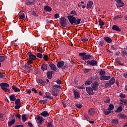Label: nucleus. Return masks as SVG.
Instances as JSON below:
<instances>
[{"mask_svg": "<svg viewBox=\"0 0 127 127\" xmlns=\"http://www.w3.org/2000/svg\"><path fill=\"white\" fill-rule=\"evenodd\" d=\"M67 18L70 23V24H80L81 23V19L76 18L74 16L68 15Z\"/></svg>", "mask_w": 127, "mask_h": 127, "instance_id": "nucleus-1", "label": "nucleus"}, {"mask_svg": "<svg viewBox=\"0 0 127 127\" xmlns=\"http://www.w3.org/2000/svg\"><path fill=\"white\" fill-rule=\"evenodd\" d=\"M27 55L29 56V59L27 61L28 64H33V62L36 59V56L32 54V52H29Z\"/></svg>", "mask_w": 127, "mask_h": 127, "instance_id": "nucleus-2", "label": "nucleus"}, {"mask_svg": "<svg viewBox=\"0 0 127 127\" xmlns=\"http://www.w3.org/2000/svg\"><path fill=\"white\" fill-rule=\"evenodd\" d=\"M0 87H1V89L3 90L4 92H10V90L7 88L9 87V84H8L7 83L2 82L0 83Z\"/></svg>", "mask_w": 127, "mask_h": 127, "instance_id": "nucleus-3", "label": "nucleus"}, {"mask_svg": "<svg viewBox=\"0 0 127 127\" xmlns=\"http://www.w3.org/2000/svg\"><path fill=\"white\" fill-rule=\"evenodd\" d=\"M87 54L86 53H81L79 54V56H80L82 60H88L89 59H93L92 56L90 55H86Z\"/></svg>", "mask_w": 127, "mask_h": 127, "instance_id": "nucleus-4", "label": "nucleus"}, {"mask_svg": "<svg viewBox=\"0 0 127 127\" xmlns=\"http://www.w3.org/2000/svg\"><path fill=\"white\" fill-rule=\"evenodd\" d=\"M116 82V78L115 77H112L109 81H108L107 83L105 84V88H110L112 85L115 84Z\"/></svg>", "mask_w": 127, "mask_h": 127, "instance_id": "nucleus-5", "label": "nucleus"}, {"mask_svg": "<svg viewBox=\"0 0 127 127\" xmlns=\"http://www.w3.org/2000/svg\"><path fill=\"white\" fill-rule=\"evenodd\" d=\"M65 63H64V62L63 61H59L57 63V67L58 68H62V70H65V69H66V68H67L68 65L65 64Z\"/></svg>", "mask_w": 127, "mask_h": 127, "instance_id": "nucleus-6", "label": "nucleus"}, {"mask_svg": "<svg viewBox=\"0 0 127 127\" xmlns=\"http://www.w3.org/2000/svg\"><path fill=\"white\" fill-rule=\"evenodd\" d=\"M60 23L61 26L65 27L67 25V20L65 17H63L60 19Z\"/></svg>", "mask_w": 127, "mask_h": 127, "instance_id": "nucleus-7", "label": "nucleus"}, {"mask_svg": "<svg viewBox=\"0 0 127 127\" xmlns=\"http://www.w3.org/2000/svg\"><path fill=\"white\" fill-rule=\"evenodd\" d=\"M35 120H36L37 123L38 125H41L42 124V122L44 121V119H43V117H40V116H36L35 117Z\"/></svg>", "mask_w": 127, "mask_h": 127, "instance_id": "nucleus-8", "label": "nucleus"}, {"mask_svg": "<svg viewBox=\"0 0 127 127\" xmlns=\"http://www.w3.org/2000/svg\"><path fill=\"white\" fill-rule=\"evenodd\" d=\"M51 91H58V89H61L62 88V86L58 85L56 84H52L51 85Z\"/></svg>", "mask_w": 127, "mask_h": 127, "instance_id": "nucleus-9", "label": "nucleus"}, {"mask_svg": "<svg viewBox=\"0 0 127 127\" xmlns=\"http://www.w3.org/2000/svg\"><path fill=\"white\" fill-rule=\"evenodd\" d=\"M97 63L98 62L94 60H92L91 61L88 60L87 61V65H91V66H95V65L97 66Z\"/></svg>", "mask_w": 127, "mask_h": 127, "instance_id": "nucleus-10", "label": "nucleus"}, {"mask_svg": "<svg viewBox=\"0 0 127 127\" xmlns=\"http://www.w3.org/2000/svg\"><path fill=\"white\" fill-rule=\"evenodd\" d=\"M86 92L89 94V95H94V91H93V88L91 87H88L86 88Z\"/></svg>", "mask_w": 127, "mask_h": 127, "instance_id": "nucleus-11", "label": "nucleus"}, {"mask_svg": "<svg viewBox=\"0 0 127 127\" xmlns=\"http://www.w3.org/2000/svg\"><path fill=\"white\" fill-rule=\"evenodd\" d=\"M118 118L122 119V120H127V116L126 114L120 113L118 115Z\"/></svg>", "mask_w": 127, "mask_h": 127, "instance_id": "nucleus-12", "label": "nucleus"}, {"mask_svg": "<svg viewBox=\"0 0 127 127\" xmlns=\"http://www.w3.org/2000/svg\"><path fill=\"white\" fill-rule=\"evenodd\" d=\"M98 86H99V83H93L92 85V89L94 90V91H97L98 90Z\"/></svg>", "mask_w": 127, "mask_h": 127, "instance_id": "nucleus-13", "label": "nucleus"}, {"mask_svg": "<svg viewBox=\"0 0 127 127\" xmlns=\"http://www.w3.org/2000/svg\"><path fill=\"white\" fill-rule=\"evenodd\" d=\"M88 114L90 116H94L96 114V110L94 108H90L88 110Z\"/></svg>", "mask_w": 127, "mask_h": 127, "instance_id": "nucleus-14", "label": "nucleus"}, {"mask_svg": "<svg viewBox=\"0 0 127 127\" xmlns=\"http://www.w3.org/2000/svg\"><path fill=\"white\" fill-rule=\"evenodd\" d=\"M111 79V76L109 75L108 76L105 75H101L100 80H103V81H106L107 80H110Z\"/></svg>", "mask_w": 127, "mask_h": 127, "instance_id": "nucleus-15", "label": "nucleus"}, {"mask_svg": "<svg viewBox=\"0 0 127 127\" xmlns=\"http://www.w3.org/2000/svg\"><path fill=\"white\" fill-rule=\"evenodd\" d=\"M116 1L119 3L117 5V7H123L124 5V3L122 1V0H116Z\"/></svg>", "mask_w": 127, "mask_h": 127, "instance_id": "nucleus-16", "label": "nucleus"}, {"mask_svg": "<svg viewBox=\"0 0 127 127\" xmlns=\"http://www.w3.org/2000/svg\"><path fill=\"white\" fill-rule=\"evenodd\" d=\"M49 66L50 67L51 69L53 70V71H55V72L57 71V67H56V65L54 64H50Z\"/></svg>", "mask_w": 127, "mask_h": 127, "instance_id": "nucleus-17", "label": "nucleus"}, {"mask_svg": "<svg viewBox=\"0 0 127 127\" xmlns=\"http://www.w3.org/2000/svg\"><path fill=\"white\" fill-rule=\"evenodd\" d=\"M41 116H42V117H44V118H46V117H48L49 116V113H48V112L47 111H44L42 112L41 114H40Z\"/></svg>", "mask_w": 127, "mask_h": 127, "instance_id": "nucleus-18", "label": "nucleus"}, {"mask_svg": "<svg viewBox=\"0 0 127 127\" xmlns=\"http://www.w3.org/2000/svg\"><path fill=\"white\" fill-rule=\"evenodd\" d=\"M112 29L113 30H115L116 31H118L119 32L121 31V28H120V27H119V26H118L116 25H113V26L112 27Z\"/></svg>", "mask_w": 127, "mask_h": 127, "instance_id": "nucleus-19", "label": "nucleus"}, {"mask_svg": "<svg viewBox=\"0 0 127 127\" xmlns=\"http://www.w3.org/2000/svg\"><path fill=\"white\" fill-rule=\"evenodd\" d=\"M44 9L46 10V11H48V12H50V11H52V8L48 5H45L44 7Z\"/></svg>", "mask_w": 127, "mask_h": 127, "instance_id": "nucleus-20", "label": "nucleus"}, {"mask_svg": "<svg viewBox=\"0 0 127 127\" xmlns=\"http://www.w3.org/2000/svg\"><path fill=\"white\" fill-rule=\"evenodd\" d=\"M73 95L75 99H79L80 98V94H79V92L76 91V90L73 91Z\"/></svg>", "mask_w": 127, "mask_h": 127, "instance_id": "nucleus-21", "label": "nucleus"}, {"mask_svg": "<svg viewBox=\"0 0 127 127\" xmlns=\"http://www.w3.org/2000/svg\"><path fill=\"white\" fill-rule=\"evenodd\" d=\"M30 64H28L27 63V64L24 65L25 69L26 70H27L28 69H32L33 66L32 65H31Z\"/></svg>", "mask_w": 127, "mask_h": 127, "instance_id": "nucleus-22", "label": "nucleus"}, {"mask_svg": "<svg viewBox=\"0 0 127 127\" xmlns=\"http://www.w3.org/2000/svg\"><path fill=\"white\" fill-rule=\"evenodd\" d=\"M93 4H94V2H93V1L90 0L88 2V3H87V5H86V8L89 9V8H91V7H92V6L93 5Z\"/></svg>", "mask_w": 127, "mask_h": 127, "instance_id": "nucleus-23", "label": "nucleus"}, {"mask_svg": "<svg viewBox=\"0 0 127 127\" xmlns=\"http://www.w3.org/2000/svg\"><path fill=\"white\" fill-rule=\"evenodd\" d=\"M41 69L42 70V71H46V70H47V64H45V63H43L41 66Z\"/></svg>", "mask_w": 127, "mask_h": 127, "instance_id": "nucleus-24", "label": "nucleus"}, {"mask_svg": "<svg viewBox=\"0 0 127 127\" xmlns=\"http://www.w3.org/2000/svg\"><path fill=\"white\" fill-rule=\"evenodd\" d=\"M104 39L105 41H106L108 43H111V42L112 41V39H111V38L110 37H105L104 38Z\"/></svg>", "mask_w": 127, "mask_h": 127, "instance_id": "nucleus-25", "label": "nucleus"}, {"mask_svg": "<svg viewBox=\"0 0 127 127\" xmlns=\"http://www.w3.org/2000/svg\"><path fill=\"white\" fill-rule=\"evenodd\" d=\"M12 89L15 93L17 92H20V89L16 87V86L14 85L12 86Z\"/></svg>", "mask_w": 127, "mask_h": 127, "instance_id": "nucleus-26", "label": "nucleus"}, {"mask_svg": "<svg viewBox=\"0 0 127 127\" xmlns=\"http://www.w3.org/2000/svg\"><path fill=\"white\" fill-rule=\"evenodd\" d=\"M46 98L50 100H53V97H51V94L49 92H46Z\"/></svg>", "mask_w": 127, "mask_h": 127, "instance_id": "nucleus-27", "label": "nucleus"}, {"mask_svg": "<svg viewBox=\"0 0 127 127\" xmlns=\"http://www.w3.org/2000/svg\"><path fill=\"white\" fill-rule=\"evenodd\" d=\"M37 83H38L39 85H40V84L41 85H45V84H46V81H44L42 79H40L37 80Z\"/></svg>", "mask_w": 127, "mask_h": 127, "instance_id": "nucleus-28", "label": "nucleus"}, {"mask_svg": "<svg viewBox=\"0 0 127 127\" xmlns=\"http://www.w3.org/2000/svg\"><path fill=\"white\" fill-rule=\"evenodd\" d=\"M92 78H89L88 79V80L85 82V84L86 85V86H88V85H90V84H92Z\"/></svg>", "mask_w": 127, "mask_h": 127, "instance_id": "nucleus-29", "label": "nucleus"}, {"mask_svg": "<svg viewBox=\"0 0 127 127\" xmlns=\"http://www.w3.org/2000/svg\"><path fill=\"white\" fill-rule=\"evenodd\" d=\"M9 99L10 101H12V102H14L15 100H16V98H15V95L14 94L10 96Z\"/></svg>", "mask_w": 127, "mask_h": 127, "instance_id": "nucleus-30", "label": "nucleus"}, {"mask_svg": "<svg viewBox=\"0 0 127 127\" xmlns=\"http://www.w3.org/2000/svg\"><path fill=\"white\" fill-rule=\"evenodd\" d=\"M121 112H123V107L120 106L115 111V113H121Z\"/></svg>", "mask_w": 127, "mask_h": 127, "instance_id": "nucleus-31", "label": "nucleus"}, {"mask_svg": "<svg viewBox=\"0 0 127 127\" xmlns=\"http://www.w3.org/2000/svg\"><path fill=\"white\" fill-rule=\"evenodd\" d=\"M15 123V120L13 119L8 123V125L9 126V127H11V126H12V125H13Z\"/></svg>", "mask_w": 127, "mask_h": 127, "instance_id": "nucleus-32", "label": "nucleus"}, {"mask_svg": "<svg viewBox=\"0 0 127 127\" xmlns=\"http://www.w3.org/2000/svg\"><path fill=\"white\" fill-rule=\"evenodd\" d=\"M26 4H27V5H30L34 4V2L32 1V0H27L25 2Z\"/></svg>", "mask_w": 127, "mask_h": 127, "instance_id": "nucleus-33", "label": "nucleus"}, {"mask_svg": "<svg viewBox=\"0 0 127 127\" xmlns=\"http://www.w3.org/2000/svg\"><path fill=\"white\" fill-rule=\"evenodd\" d=\"M22 120L23 123H25L27 121V118H26V116L25 114H23L22 115Z\"/></svg>", "mask_w": 127, "mask_h": 127, "instance_id": "nucleus-34", "label": "nucleus"}, {"mask_svg": "<svg viewBox=\"0 0 127 127\" xmlns=\"http://www.w3.org/2000/svg\"><path fill=\"white\" fill-rule=\"evenodd\" d=\"M112 123L113 124H114V125H116V126L119 125V120L116 119L112 120Z\"/></svg>", "mask_w": 127, "mask_h": 127, "instance_id": "nucleus-35", "label": "nucleus"}, {"mask_svg": "<svg viewBox=\"0 0 127 127\" xmlns=\"http://www.w3.org/2000/svg\"><path fill=\"white\" fill-rule=\"evenodd\" d=\"M115 108V106H114V105L113 104H110L109 105V108H108V111H110L111 112H112V110H114V109Z\"/></svg>", "mask_w": 127, "mask_h": 127, "instance_id": "nucleus-36", "label": "nucleus"}, {"mask_svg": "<svg viewBox=\"0 0 127 127\" xmlns=\"http://www.w3.org/2000/svg\"><path fill=\"white\" fill-rule=\"evenodd\" d=\"M98 22H99V25H100L101 26H103L105 25V23H104V22H103V21H102V19H101V18H100L99 19Z\"/></svg>", "mask_w": 127, "mask_h": 127, "instance_id": "nucleus-37", "label": "nucleus"}, {"mask_svg": "<svg viewBox=\"0 0 127 127\" xmlns=\"http://www.w3.org/2000/svg\"><path fill=\"white\" fill-rule=\"evenodd\" d=\"M52 94L53 96L57 97V96H58V91H52Z\"/></svg>", "mask_w": 127, "mask_h": 127, "instance_id": "nucleus-38", "label": "nucleus"}, {"mask_svg": "<svg viewBox=\"0 0 127 127\" xmlns=\"http://www.w3.org/2000/svg\"><path fill=\"white\" fill-rule=\"evenodd\" d=\"M120 102H122V103H121V105H126V104H127V99H121Z\"/></svg>", "mask_w": 127, "mask_h": 127, "instance_id": "nucleus-39", "label": "nucleus"}, {"mask_svg": "<svg viewBox=\"0 0 127 127\" xmlns=\"http://www.w3.org/2000/svg\"><path fill=\"white\" fill-rule=\"evenodd\" d=\"M47 77L48 79H51L52 78V74L50 71H48L47 73Z\"/></svg>", "mask_w": 127, "mask_h": 127, "instance_id": "nucleus-40", "label": "nucleus"}, {"mask_svg": "<svg viewBox=\"0 0 127 127\" xmlns=\"http://www.w3.org/2000/svg\"><path fill=\"white\" fill-rule=\"evenodd\" d=\"M39 103L41 104V105H44V104H47V100L45 99L44 100H40Z\"/></svg>", "mask_w": 127, "mask_h": 127, "instance_id": "nucleus-41", "label": "nucleus"}, {"mask_svg": "<svg viewBox=\"0 0 127 127\" xmlns=\"http://www.w3.org/2000/svg\"><path fill=\"white\" fill-rule=\"evenodd\" d=\"M98 46L99 47H103V46H104V41H100L98 43Z\"/></svg>", "mask_w": 127, "mask_h": 127, "instance_id": "nucleus-42", "label": "nucleus"}, {"mask_svg": "<svg viewBox=\"0 0 127 127\" xmlns=\"http://www.w3.org/2000/svg\"><path fill=\"white\" fill-rule=\"evenodd\" d=\"M47 127H53V124L52 122H47Z\"/></svg>", "mask_w": 127, "mask_h": 127, "instance_id": "nucleus-43", "label": "nucleus"}, {"mask_svg": "<svg viewBox=\"0 0 127 127\" xmlns=\"http://www.w3.org/2000/svg\"><path fill=\"white\" fill-rule=\"evenodd\" d=\"M5 60V57L0 56V62H3Z\"/></svg>", "mask_w": 127, "mask_h": 127, "instance_id": "nucleus-44", "label": "nucleus"}, {"mask_svg": "<svg viewBox=\"0 0 127 127\" xmlns=\"http://www.w3.org/2000/svg\"><path fill=\"white\" fill-rule=\"evenodd\" d=\"M15 105H20V99H17L15 100Z\"/></svg>", "mask_w": 127, "mask_h": 127, "instance_id": "nucleus-45", "label": "nucleus"}, {"mask_svg": "<svg viewBox=\"0 0 127 127\" xmlns=\"http://www.w3.org/2000/svg\"><path fill=\"white\" fill-rule=\"evenodd\" d=\"M106 74V71L105 70H100L99 71V74L101 75V76H104V75H105Z\"/></svg>", "mask_w": 127, "mask_h": 127, "instance_id": "nucleus-46", "label": "nucleus"}, {"mask_svg": "<svg viewBox=\"0 0 127 127\" xmlns=\"http://www.w3.org/2000/svg\"><path fill=\"white\" fill-rule=\"evenodd\" d=\"M111 111L110 110H104V114L107 115H110L111 114Z\"/></svg>", "mask_w": 127, "mask_h": 127, "instance_id": "nucleus-47", "label": "nucleus"}, {"mask_svg": "<svg viewBox=\"0 0 127 127\" xmlns=\"http://www.w3.org/2000/svg\"><path fill=\"white\" fill-rule=\"evenodd\" d=\"M119 96H120V98H121V99H125V98H126V95H125L123 93H120Z\"/></svg>", "mask_w": 127, "mask_h": 127, "instance_id": "nucleus-48", "label": "nucleus"}, {"mask_svg": "<svg viewBox=\"0 0 127 127\" xmlns=\"http://www.w3.org/2000/svg\"><path fill=\"white\" fill-rule=\"evenodd\" d=\"M37 57H38V58H42L43 56L41 54V53H39L37 54Z\"/></svg>", "mask_w": 127, "mask_h": 127, "instance_id": "nucleus-49", "label": "nucleus"}, {"mask_svg": "<svg viewBox=\"0 0 127 127\" xmlns=\"http://www.w3.org/2000/svg\"><path fill=\"white\" fill-rule=\"evenodd\" d=\"M19 17L21 19H23V18H25V15H24V13H23L19 15Z\"/></svg>", "mask_w": 127, "mask_h": 127, "instance_id": "nucleus-50", "label": "nucleus"}, {"mask_svg": "<svg viewBox=\"0 0 127 127\" xmlns=\"http://www.w3.org/2000/svg\"><path fill=\"white\" fill-rule=\"evenodd\" d=\"M110 98L108 97H106L105 100H104L105 103H110Z\"/></svg>", "mask_w": 127, "mask_h": 127, "instance_id": "nucleus-51", "label": "nucleus"}, {"mask_svg": "<svg viewBox=\"0 0 127 127\" xmlns=\"http://www.w3.org/2000/svg\"><path fill=\"white\" fill-rule=\"evenodd\" d=\"M43 59L45 60V61H48V56L45 55L43 57Z\"/></svg>", "mask_w": 127, "mask_h": 127, "instance_id": "nucleus-52", "label": "nucleus"}, {"mask_svg": "<svg viewBox=\"0 0 127 127\" xmlns=\"http://www.w3.org/2000/svg\"><path fill=\"white\" fill-rule=\"evenodd\" d=\"M122 17H123L122 16V15H118L115 16L114 18V19H119V18H122Z\"/></svg>", "mask_w": 127, "mask_h": 127, "instance_id": "nucleus-53", "label": "nucleus"}, {"mask_svg": "<svg viewBox=\"0 0 127 127\" xmlns=\"http://www.w3.org/2000/svg\"><path fill=\"white\" fill-rule=\"evenodd\" d=\"M20 104H16V106H15V109L16 110H18L20 108Z\"/></svg>", "mask_w": 127, "mask_h": 127, "instance_id": "nucleus-54", "label": "nucleus"}, {"mask_svg": "<svg viewBox=\"0 0 127 127\" xmlns=\"http://www.w3.org/2000/svg\"><path fill=\"white\" fill-rule=\"evenodd\" d=\"M91 71V69L86 68L84 70V73H88V72H90Z\"/></svg>", "mask_w": 127, "mask_h": 127, "instance_id": "nucleus-55", "label": "nucleus"}, {"mask_svg": "<svg viewBox=\"0 0 127 127\" xmlns=\"http://www.w3.org/2000/svg\"><path fill=\"white\" fill-rule=\"evenodd\" d=\"M70 14H77V12L75 10H72L70 11Z\"/></svg>", "mask_w": 127, "mask_h": 127, "instance_id": "nucleus-56", "label": "nucleus"}, {"mask_svg": "<svg viewBox=\"0 0 127 127\" xmlns=\"http://www.w3.org/2000/svg\"><path fill=\"white\" fill-rule=\"evenodd\" d=\"M76 107L78 108V109H81V108H82V104H77Z\"/></svg>", "mask_w": 127, "mask_h": 127, "instance_id": "nucleus-57", "label": "nucleus"}, {"mask_svg": "<svg viewBox=\"0 0 127 127\" xmlns=\"http://www.w3.org/2000/svg\"><path fill=\"white\" fill-rule=\"evenodd\" d=\"M32 92H34L35 94H37V90L35 88H32Z\"/></svg>", "mask_w": 127, "mask_h": 127, "instance_id": "nucleus-58", "label": "nucleus"}, {"mask_svg": "<svg viewBox=\"0 0 127 127\" xmlns=\"http://www.w3.org/2000/svg\"><path fill=\"white\" fill-rule=\"evenodd\" d=\"M56 82L58 85H60V84H61V80H60V79L57 80Z\"/></svg>", "mask_w": 127, "mask_h": 127, "instance_id": "nucleus-59", "label": "nucleus"}, {"mask_svg": "<svg viewBox=\"0 0 127 127\" xmlns=\"http://www.w3.org/2000/svg\"><path fill=\"white\" fill-rule=\"evenodd\" d=\"M88 39L86 38H83L81 39V41H84V42H87V41H88Z\"/></svg>", "mask_w": 127, "mask_h": 127, "instance_id": "nucleus-60", "label": "nucleus"}, {"mask_svg": "<svg viewBox=\"0 0 127 127\" xmlns=\"http://www.w3.org/2000/svg\"><path fill=\"white\" fill-rule=\"evenodd\" d=\"M58 17H60L59 14L56 13L55 14V18H58Z\"/></svg>", "mask_w": 127, "mask_h": 127, "instance_id": "nucleus-61", "label": "nucleus"}, {"mask_svg": "<svg viewBox=\"0 0 127 127\" xmlns=\"http://www.w3.org/2000/svg\"><path fill=\"white\" fill-rule=\"evenodd\" d=\"M28 126H29V127H33V125H32V123L30 122L28 123Z\"/></svg>", "mask_w": 127, "mask_h": 127, "instance_id": "nucleus-62", "label": "nucleus"}, {"mask_svg": "<svg viewBox=\"0 0 127 127\" xmlns=\"http://www.w3.org/2000/svg\"><path fill=\"white\" fill-rule=\"evenodd\" d=\"M122 54H123L124 55H127V51H123V52H122Z\"/></svg>", "mask_w": 127, "mask_h": 127, "instance_id": "nucleus-63", "label": "nucleus"}, {"mask_svg": "<svg viewBox=\"0 0 127 127\" xmlns=\"http://www.w3.org/2000/svg\"><path fill=\"white\" fill-rule=\"evenodd\" d=\"M15 127H24L22 125H16Z\"/></svg>", "mask_w": 127, "mask_h": 127, "instance_id": "nucleus-64", "label": "nucleus"}]
</instances>
